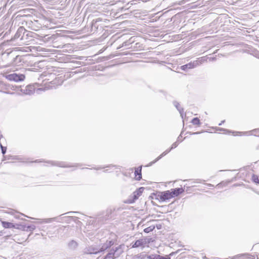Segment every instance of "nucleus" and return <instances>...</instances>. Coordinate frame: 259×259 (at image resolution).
Returning <instances> with one entry per match:
<instances>
[{
  "label": "nucleus",
  "mask_w": 259,
  "mask_h": 259,
  "mask_svg": "<svg viewBox=\"0 0 259 259\" xmlns=\"http://www.w3.org/2000/svg\"><path fill=\"white\" fill-rule=\"evenodd\" d=\"M241 133L239 134V135H241V134H243L244 135H246L247 133H249L251 135H253L255 136H259V128L254 129L253 130L250 131L249 132H240Z\"/></svg>",
  "instance_id": "f8f14e48"
},
{
  "label": "nucleus",
  "mask_w": 259,
  "mask_h": 259,
  "mask_svg": "<svg viewBox=\"0 0 259 259\" xmlns=\"http://www.w3.org/2000/svg\"><path fill=\"white\" fill-rule=\"evenodd\" d=\"M133 197L134 198V199H137L139 197V196H140L139 195H138L135 192H134L133 193Z\"/></svg>",
  "instance_id": "c756f323"
},
{
  "label": "nucleus",
  "mask_w": 259,
  "mask_h": 259,
  "mask_svg": "<svg viewBox=\"0 0 259 259\" xmlns=\"http://www.w3.org/2000/svg\"><path fill=\"white\" fill-rule=\"evenodd\" d=\"M104 168V167H96V168H95V169H97V170H98V169H101V168Z\"/></svg>",
  "instance_id": "72a5a7b5"
},
{
  "label": "nucleus",
  "mask_w": 259,
  "mask_h": 259,
  "mask_svg": "<svg viewBox=\"0 0 259 259\" xmlns=\"http://www.w3.org/2000/svg\"><path fill=\"white\" fill-rule=\"evenodd\" d=\"M224 122H225V120L222 121L219 124V125H221Z\"/></svg>",
  "instance_id": "473e14b6"
},
{
  "label": "nucleus",
  "mask_w": 259,
  "mask_h": 259,
  "mask_svg": "<svg viewBox=\"0 0 259 259\" xmlns=\"http://www.w3.org/2000/svg\"><path fill=\"white\" fill-rule=\"evenodd\" d=\"M158 254H150L147 256V259H158Z\"/></svg>",
  "instance_id": "5701e85b"
},
{
  "label": "nucleus",
  "mask_w": 259,
  "mask_h": 259,
  "mask_svg": "<svg viewBox=\"0 0 259 259\" xmlns=\"http://www.w3.org/2000/svg\"><path fill=\"white\" fill-rule=\"evenodd\" d=\"M206 185L207 186H208L209 187H213V185L211 184H206Z\"/></svg>",
  "instance_id": "f704fd0d"
},
{
  "label": "nucleus",
  "mask_w": 259,
  "mask_h": 259,
  "mask_svg": "<svg viewBox=\"0 0 259 259\" xmlns=\"http://www.w3.org/2000/svg\"><path fill=\"white\" fill-rule=\"evenodd\" d=\"M158 259H170V258L168 256H163L159 255Z\"/></svg>",
  "instance_id": "c85d7f7f"
},
{
  "label": "nucleus",
  "mask_w": 259,
  "mask_h": 259,
  "mask_svg": "<svg viewBox=\"0 0 259 259\" xmlns=\"http://www.w3.org/2000/svg\"><path fill=\"white\" fill-rule=\"evenodd\" d=\"M209 60L210 61H214L216 60V58L215 57H210V58H209Z\"/></svg>",
  "instance_id": "2f4dec72"
},
{
  "label": "nucleus",
  "mask_w": 259,
  "mask_h": 259,
  "mask_svg": "<svg viewBox=\"0 0 259 259\" xmlns=\"http://www.w3.org/2000/svg\"><path fill=\"white\" fill-rule=\"evenodd\" d=\"M6 78L10 81H14L15 82H19L23 81L25 76L23 74L13 73L9 74L6 76Z\"/></svg>",
  "instance_id": "f03ea898"
},
{
  "label": "nucleus",
  "mask_w": 259,
  "mask_h": 259,
  "mask_svg": "<svg viewBox=\"0 0 259 259\" xmlns=\"http://www.w3.org/2000/svg\"><path fill=\"white\" fill-rule=\"evenodd\" d=\"M35 229V226L33 225L24 226L23 230L26 231H33Z\"/></svg>",
  "instance_id": "f3484780"
},
{
  "label": "nucleus",
  "mask_w": 259,
  "mask_h": 259,
  "mask_svg": "<svg viewBox=\"0 0 259 259\" xmlns=\"http://www.w3.org/2000/svg\"><path fill=\"white\" fill-rule=\"evenodd\" d=\"M100 252H101L100 248L99 249L92 246L87 247L84 249V252L87 254H97Z\"/></svg>",
  "instance_id": "20e7f679"
},
{
  "label": "nucleus",
  "mask_w": 259,
  "mask_h": 259,
  "mask_svg": "<svg viewBox=\"0 0 259 259\" xmlns=\"http://www.w3.org/2000/svg\"><path fill=\"white\" fill-rule=\"evenodd\" d=\"M1 233H2V232H0V235H1Z\"/></svg>",
  "instance_id": "ea45409f"
},
{
  "label": "nucleus",
  "mask_w": 259,
  "mask_h": 259,
  "mask_svg": "<svg viewBox=\"0 0 259 259\" xmlns=\"http://www.w3.org/2000/svg\"><path fill=\"white\" fill-rule=\"evenodd\" d=\"M146 244L145 239H140L136 240L134 243H132V248H138L139 247H144Z\"/></svg>",
  "instance_id": "0eeeda50"
},
{
  "label": "nucleus",
  "mask_w": 259,
  "mask_h": 259,
  "mask_svg": "<svg viewBox=\"0 0 259 259\" xmlns=\"http://www.w3.org/2000/svg\"><path fill=\"white\" fill-rule=\"evenodd\" d=\"M133 197L134 198V199H137L139 197V196H140L139 195H138L135 192H134L133 193Z\"/></svg>",
  "instance_id": "7c9ffc66"
},
{
  "label": "nucleus",
  "mask_w": 259,
  "mask_h": 259,
  "mask_svg": "<svg viewBox=\"0 0 259 259\" xmlns=\"http://www.w3.org/2000/svg\"><path fill=\"white\" fill-rule=\"evenodd\" d=\"M141 170H142V166H141L139 167V169L138 168H136V169H135V175L136 177V180H137L139 181L142 179Z\"/></svg>",
  "instance_id": "ddd939ff"
},
{
  "label": "nucleus",
  "mask_w": 259,
  "mask_h": 259,
  "mask_svg": "<svg viewBox=\"0 0 259 259\" xmlns=\"http://www.w3.org/2000/svg\"><path fill=\"white\" fill-rule=\"evenodd\" d=\"M114 254L113 252H109L106 255L105 259H113Z\"/></svg>",
  "instance_id": "b1692460"
},
{
  "label": "nucleus",
  "mask_w": 259,
  "mask_h": 259,
  "mask_svg": "<svg viewBox=\"0 0 259 259\" xmlns=\"http://www.w3.org/2000/svg\"><path fill=\"white\" fill-rule=\"evenodd\" d=\"M200 132H198L194 133H193V134H200Z\"/></svg>",
  "instance_id": "c9c22d12"
},
{
  "label": "nucleus",
  "mask_w": 259,
  "mask_h": 259,
  "mask_svg": "<svg viewBox=\"0 0 259 259\" xmlns=\"http://www.w3.org/2000/svg\"><path fill=\"white\" fill-rule=\"evenodd\" d=\"M154 228L155 227L154 226H151L149 227L144 229V232L148 233L152 232L154 229Z\"/></svg>",
  "instance_id": "4be33fe9"
},
{
  "label": "nucleus",
  "mask_w": 259,
  "mask_h": 259,
  "mask_svg": "<svg viewBox=\"0 0 259 259\" xmlns=\"http://www.w3.org/2000/svg\"><path fill=\"white\" fill-rule=\"evenodd\" d=\"M2 225L5 228H11L13 227L12 223L7 222H2Z\"/></svg>",
  "instance_id": "a211bd4d"
},
{
  "label": "nucleus",
  "mask_w": 259,
  "mask_h": 259,
  "mask_svg": "<svg viewBox=\"0 0 259 259\" xmlns=\"http://www.w3.org/2000/svg\"><path fill=\"white\" fill-rule=\"evenodd\" d=\"M25 32H27L23 27H19L14 35V39L20 38V39H22Z\"/></svg>",
  "instance_id": "423d86ee"
},
{
  "label": "nucleus",
  "mask_w": 259,
  "mask_h": 259,
  "mask_svg": "<svg viewBox=\"0 0 259 259\" xmlns=\"http://www.w3.org/2000/svg\"><path fill=\"white\" fill-rule=\"evenodd\" d=\"M178 144L177 142L174 143L170 148L166 150L164 152H163L162 154H161L156 159H155L153 161H152L150 163V165H152L153 164L155 163L156 162H157L158 160L160 159L162 157L166 155L167 153H168L172 149L176 148L178 146Z\"/></svg>",
  "instance_id": "7ed1b4c3"
},
{
  "label": "nucleus",
  "mask_w": 259,
  "mask_h": 259,
  "mask_svg": "<svg viewBox=\"0 0 259 259\" xmlns=\"http://www.w3.org/2000/svg\"><path fill=\"white\" fill-rule=\"evenodd\" d=\"M191 123L194 125H199L200 124V120L197 117L194 118L192 120Z\"/></svg>",
  "instance_id": "412c9836"
},
{
  "label": "nucleus",
  "mask_w": 259,
  "mask_h": 259,
  "mask_svg": "<svg viewBox=\"0 0 259 259\" xmlns=\"http://www.w3.org/2000/svg\"><path fill=\"white\" fill-rule=\"evenodd\" d=\"M178 139H181V138H180V137H178Z\"/></svg>",
  "instance_id": "58836bf2"
},
{
  "label": "nucleus",
  "mask_w": 259,
  "mask_h": 259,
  "mask_svg": "<svg viewBox=\"0 0 259 259\" xmlns=\"http://www.w3.org/2000/svg\"><path fill=\"white\" fill-rule=\"evenodd\" d=\"M53 218L44 219L42 220L40 223H50L53 221Z\"/></svg>",
  "instance_id": "a878e982"
},
{
  "label": "nucleus",
  "mask_w": 259,
  "mask_h": 259,
  "mask_svg": "<svg viewBox=\"0 0 259 259\" xmlns=\"http://www.w3.org/2000/svg\"><path fill=\"white\" fill-rule=\"evenodd\" d=\"M206 60L207 59L206 58V57H203L194 61L195 62L196 66L197 67L202 64L203 62L206 61Z\"/></svg>",
  "instance_id": "4468645a"
},
{
  "label": "nucleus",
  "mask_w": 259,
  "mask_h": 259,
  "mask_svg": "<svg viewBox=\"0 0 259 259\" xmlns=\"http://www.w3.org/2000/svg\"><path fill=\"white\" fill-rule=\"evenodd\" d=\"M68 245L71 248H75L77 246V243L74 240H72L69 243Z\"/></svg>",
  "instance_id": "aec40b11"
},
{
  "label": "nucleus",
  "mask_w": 259,
  "mask_h": 259,
  "mask_svg": "<svg viewBox=\"0 0 259 259\" xmlns=\"http://www.w3.org/2000/svg\"><path fill=\"white\" fill-rule=\"evenodd\" d=\"M183 192H184V190L182 188H177L171 189V194H172V197L178 196Z\"/></svg>",
  "instance_id": "1a4fd4ad"
},
{
  "label": "nucleus",
  "mask_w": 259,
  "mask_h": 259,
  "mask_svg": "<svg viewBox=\"0 0 259 259\" xmlns=\"http://www.w3.org/2000/svg\"><path fill=\"white\" fill-rule=\"evenodd\" d=\"M46 88H40L36 89L34 85L29 84L27 85L24 89H21V92L25 95H31L36 92L40 94L41 92L45 91Z\"/></svg>",
  "instance_id": "f257e3e1"
},
{
  "label": "nucleus",
  "mask_w": 259,
  "mask_h": 259,
  "mask_svg": "<svg viewBox=\"0 0 259 259\" xmlns=\"http://www.w3.org/2000/svg\"><path fill=\"white\" fill-rule=\"evenodd\" d=\"M144 190V188L141 187L138 190L135 191V192L140 196L141 195L142 193L143 192V191Z\"/></svg>",
  "instance_id": "bb28decb"
},
{
  "label": "nucleus",
  "mask_w": 259,
  "mask_h": 259,
  "mask_svg": "<svg viewBox=\"0 0 259 259\" xmlns=\"http://www.w3.org/2000/svg\"><path fill=\"white\" fill-rule=\"evenodd\" d=\"M205 181L201 179H197L196 180L194 183H202L204 182Z\"/></svg>",
  "instance_id": "cd10ccee"
},
{
  "label": "nucleus",
  "mask_w": 259,
  "mask_h": 259,
  "mask_svg": "<svg viewBox=\"0 0 259 259\" xmlns=\"http://www.w3.org/2000/svg\"><path fill=\"white\" fill-rule=\"evenodd\" d=\"M74 212L70 211V212H67V213H74Z\"/></svg>",
  "instance_id": "e433bc0d"
},
{
  "label": "nucleus",
  "mask_w": 259,
  "mask_h": 259,
  "mask_svg": "<svg viewBox=\"0 0 259 259\" xmlns=\"http://www.w3.org/2000/svg\"><path fill=\"white\" fill-rule=\"evenodd\" d=\"M173 104H174V106L176 107V108L177 109V110L179 111V112L181 114V116L183 118V111H184L183 108H181L180 107L179 103L177 101H174Z\"/></svg>",
  "instance_id": "2eb2a0df"
},
{
  "label": "nucleus",
  "mask_w": 259,
  "mask_h": 259,
  "mask_svg": "<svg viewBox=\"0 0 259 259\" xmlns=\"http://www.w3.org/2000/svg\"><path fill=\"white\" fill-rule=\"evenodd\" d=\"M172 195L171 191H166L161 193L159 195V198L161 201H164L172 198Z\"/></svg>",
  "instance_id": "39448f33"
},
{
  "label": "nucleus",
  "mask_w": 259,
  "mask_h": 259,
  "mask_svg": "<svg viewBox=\"0 0 259 259\" xmlns=\"http://www.w3.org/2000/svg\"><path fill=\"white\" fill-rule=\"evenodd\" d=\"M195 67H196V66L194 61H193L181 66V68L183 70H186L187 69H192Z\"/></svg>",
  "instance_id": "9b49d317"
},
{
  "label": "nucleus",
  "mask_w": 259,
  "mask_h": 259,
  "mask_svg": "<svg viewBox=\"0 0 259 259\" xmlns=\"http://www.w3.org/2000/svg\"><path fill=\"white\" fill-rule=\"evenodd\" d=\"M217 130L219 131L225 132L226 134H227V133L229 134V133H232L233 134V135L235 136L239 135V134L240 133L239 132H232L231 131H229V130L225 129V128H218Z\"/></svg>",
  "instance_id": "dca6fc26"
},
{
  "label": "nucleus",
  "mask_w": 259,
  "mask_h": 259,
  "mask_svg": "<svg viewBox=\"0 0 259 259\" xmlns=\"http://www.w3.org/2000/svg\"><path fill=\"white\" fill-rule=\"evenodd\" d=\"M114 242L113 240H107L105 243L100 248L101 251H103L113 245Z\"/></svg>",
  "instance_id": "9d476101"
},
{
  "label": "nucleus",
  "mask_w": 259,
  "mask_h": 259,
  "mask_svg": "<svg viewBox=\"0 0 259 259\" xmlns=\"http://www.w3.org/2000/svg\"><path fill=\"white\" fill-rule=\"evenodd\" d=\"M252 180L254 183L259 184V179L257 176L253 175L252 176Z\"/></svg>",
  "instance_id": "393cba45"
},
{
  "label": "nucleus",
  "mask_w": 259,
  "mask_h": 259,
  "mask_svg": "<svg viewBox=\"0 0 259 259\" xmlns=\"http://www.w3.org/2000/svg\"><path fill=\"white\" fill-rule=\"evenodd\" d=\"M178 139H181V138H180V137H178Z\"/></svg>",
  "instance_id": "4c0bfd02"
},
{
  "label": "nucleus",
  "mask_w": 259,
  "mask_h": 259,
  "mask_svg": "<svg viewBox=\"0 0 259 259\" xmlns=\"http://www.w3.org/2000/svg\"><path fill=\"white\" fill-rule=\"evenodd\" d=\"M47 163H50L52 165H55L59 167H70L73 166L70 165L64 162H59V161H48Z\"/></svg>",
  "instance_id": "6e6552de"
},
{
  "label": "nucleus",
  "mask_w": 259,
  "mask_h": 259,
  "mask_svg": "<svg viewBox=\"0 0 259 259\" xmlns=\"http://www.w3.org/2000/svg\"><path fill=\"white\" fill-rule=\"evenodd\" d=\"M230 182H222L221 183H220L219 184H218V185H217L216 187H218V188H222L224 187H226L227 186L228 184Z\"/></svg>",
  "instance_id": "6ab92c4d"
}]
</instances>
